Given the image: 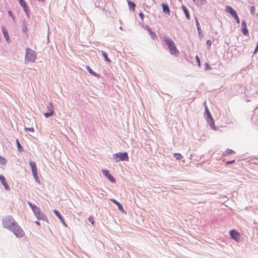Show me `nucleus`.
<instances>
[{
	"label": "nucleus",
	"mask_w": 258,
	"mask_h": 258,
	"mask_svg": "<svg viewBox=\"0 0 258 258\" xmlns=\"http://www.w3.org/2000/svg\"><path fill=\"white\" fill-rule=\"evenodd\" d=\"M162 7L163 9V12L165 14H167L168 15H170V11L168 4L166 3H163L162 4Z\"/></svg>",
	"instance_id": "obj_13"
},
{
	"label": "nucleus",
	"mask_w": 258,
	"mask_h": 258,
	"mask_svg": "<svg viewBox=\"0 0 258 258\" xmlns=\"http://www.w3.org/2000/svg\"><path fill=\"white\" fill-rule=\"evenodd\" d=\"M205 71H209V70H211V68L210 67V66L209 65V64L208 63H205Z\"/></svg>",
	"instance_id": "obj_36"
},
{
	"label": "nucleus",
	"mask_w": 258,
	"mask_h": 258,
	"mask_svg": "<svg viewBox=\"0 0 258 258\" xmlns=\"http://www.w3.org/2000/svg\"><path fill=\"white\" fill-rule=\"evenodd\" d=\"M128 5L131 10H135L136 7V4L134 2L128 1Z\"/></svg>",
	"instance_id": "obj_27"
},
{
	"label": "nucleus",
	"mask_w": 258,
	"mask_h": 258,
	"mask_svg": "<svg viewBox=\"0 0 258 258\" xmlns=\"http://www.w3.org/2000/svg\"><path fill=\"white\" fill-rule=\"evenodd\" d=\"M47 109L48 112H50V110L54 111L53 107L51 103H50L49 105L47 106Z\"/></svg>",
	"instance_id": "obj_33"
},
{
	"label": "nucleus",
	"mask_w": 258,
	"mask_h": 258,
	"mask_svg": "<svg viewBox=\"0 0 258 258\" xmlns=\"http://www.w3.org/2000/svg\"><path fill=\"white\" fill-rule=\"evenodd\" d=\"M196 5L198 6H201L204 5L207 1L206 0H193Z\"/></svg>",
	"instance_id": "obj_22"
},
{
	"label": "nucleus",
	"mask_w": 258,
	"mask_h": 258,
	"mask_svg": "<svg viewBox=\"0 0 258 258\" xmlns=\"http://www.w3.org/2000/svg\"><path fill=\"white\" fill-rule=\"evenodd\" d=\"M22 31L23 33H24L27 35L28 34H27V31H28L27 22L25 19H24L22 22Z\"/></svg>",
	"instance_id": "obj_14"
},
{
	"label": "nucleus",
	"mask_w": 258,
	"mask_h": 258,
	"mask_svg": "<svg viewBox=\"0 0 258 258\" xmlns=\"http://www.w3.org/2000/svg\"><path fill=\"white\" fill-rule=\"evenodd\" d=\"M225 11L227 13H229L232 17H234L235 15L237 14L236 11L230 6H227L225 7Z\"/></svg>",
	"instance_id": "obj_11"
},
{
	"label": "nucleus",
	"mask_w": 258,
	"mask_h": 258,
	"mask_svg": "<svg viewBox=\"0 0 258 258\" xmlns=\"http://www.w3.org/2000/svg\"><path fill=\"white\" fill-rule=\"evenodd\" d=\"M102 173L104 176H105L111 182L114 183L115 182V179L114 177L112 176L109 171L107 169H102L101 170Z\"/></svg>",
	"instance_id": "obj_5"
},
{
	"label": "nucleus",
	"mask_w": 258,
	"mask_h": 258,
	"mask_svg": "<svg viewBox=\"0 0 258 258\" xmlns=\"http://www.w3.org/2000/svg\"><path fill=\"white\" fill-rule=\"evenodd\" d=\"M234 162H235V160H233L228 161L226 162L225 164H226V165H228L231 164Z\"/></svg>",
	"instance_id": "obj_42"
},
{
	"label": "nucleus",
	"mask_w": 258,
	"mask_h": 258,
	"mask_svg": "<svg viewBox=\"0 0 258 258\" xmlns=\"http://www.w3.org/2000/svg\"><path fill=\"white\" fill-rule=\"evenodd\" d=\"M181 8L182 9L183 11L185 14L186 18L188 19H190V15L189 14L188 10L187 8L184 5H182Z\"/></svg>",
	"instance_id": "obj_21"
},
{
	"label": "nucleus",
	"mask_w": 258,
	"mask_h": 258,
	"mask_svg": "<svg viewBox=\"0 0 258 258\" xmlns=\"http://www.w3.org/2000/svg\"><path fill=\"white\" fill-rule=\"evenodd\" d=\"M32 210L35 216H37L39 214V212L41 211L40 209L37 207H36Z\"/></svg>",
	"instance_id": "obj_28"
},
{
	"label": "nucleus",
	"mask_w": 258,
	"mask_h": 258,
	"mask_svg": "<svg viewBox=\"0 0 258 258\" xmlns=\"http://www.w3.org/2000/svg\"><path fill=\"white\" fill-rule=\"evenodd\" d=\"M19 4H20V6L23 8L24 12H25V13L26 14L27 16L29 17V15L30 10H29V7L27 6L26 2L25 1H21V2H20Z\"/></svg>",
	"instance_id": "obj_9"
},
{
	"label": "nucleus",
	"mask_w": 258,
	"mask_h": 258,
	"mask_svg": "<svg viewBox=\"0 0 258 258\" xmlns=\"http://www.w3.org/2000/svg\"><path fill=\"white\" fill-rule=\"evenodd\" d=\"M230 234L232 239L236 241H239L240 240V235L239 233L235 230H232L230 232Z\"/></svg>",
	"instance_id": "obj_6"
},
{
	"label": "nucleus",
	"mask_w": 258,
	"mask_h": 258,
	"mask_svg": "<svg viewBox=\"0 0 258 258\" xmlns=\"http://www.w3.org/2000/svg\"><path fill=\"white\" fill-rule=\"evenodd\" d=\"M25 130L31 132H34V129L33 127H25Z\"/></svg>",
	"instance_id": "obj_39"
},
{
	"label": "nucleus",
	"mask_w": 258,
	"mask_h": 258,
	"mask_svg": "<svg viewBox=\"0 0 258 258\" xmlns=\"http://www.w3.org/2000/svg\"><path fill=\"white\" fill-rule=\"evenodd\" d=\"M3 225L4 228L13 232L17 237L21 238L24 235V231L12 216H7L4 218Z\"/></svg>",
	"instance_id": "obj_1"
},
{
	"label": "nucleus",
	"mask_w": 258,
	"mask_h": 258,
	"mask_svg": "<svg viewBox=\"0 0 258 258\" xmlns=\"http://www.w3.org/2000/svg\"><path fill=\"white\" fill-rule=\"evenodd\" d=\"M196 24L197 28V30H198V34H199V36L203 37V35L202 34V31L199 22L198 20L197 17H196Z\"/></svg>",
	"instance_id": "obj_17"
},
{
	"label": "nucleus",
	"mask_w": 258,
	"mask_h": 258,
	"mask_svg": "<svg viewBox=\"0 0 258 258\" xmlns=\"http://www.w3.org/2000/svg\"><path fill=\"white\" fill-rule=\"evenodd\" d=\"M119 29H120V30H122V26H120V27H119Z\"/></svg>",
	"instance_id": "obj_49"
},
{
	"label": "nucleus",
	"mask_w": 258,
	"mask_h": 258,
	"mask_svg": "<svg viewBox=\"0 0 258 258\" xmlns=\"http://www.w3.org/2000/svg\"><path fill=\"white\" fill-rule=\"evenodd\" d=\"M208 122L210 124V127L211 128L214 130L216 129L215 126L214 125V122L213 119H212V120H210V121Z\"/></svg>",
	"instance_id": "obj_31"
},
{
	"label": "nucleus",
	"mask_w": 258,
	"mask_h": 258,
	"mask_svg": "<svg viewBox=\"0 0 258 258\" xmlns=\"http://www.w3.org/2000/svg\"><path fill=\"white\" fill-rule=\"evenodd\" d=\"M54 112V111H52L51 110H50V112H47L44 113V115L46 118H48L50 116H51L53 114Z\"/></svg>",
	"instance_id": "obj_30"
},
{
	"label": "nucleus",
	"mask_w": 258,
	"mask_h": 258,
	"mask_svg": "<svg viewBox=\"0 0 258 258\" xmlns=\"http://www.w3.org/2000/svg\"><path fill=\"white\" fill-rule=\"evenodd\" d=\"M36 217L37 218L38 220H47V217L46 215L41 211L39 212V214L37 216H36Z\"/></svg>",
	"instance_id": "obj_19"
},
{
	"label": "nucleus",
	"mask_w": 258,
	"mask_h": 258,
	"mask_svg": "<svg viewBox=\"0 0 258 258\" xmlns=\"http://www.w3.org/2000/svg\"><path fill=\"white\" fill-rule=\"evenodd\" d=\"M36 58L35 52L32 49L26 48L25 61L34 62Z\"/></svg>",
	"instance_id": "obj_3"
},
{
	"label": "nucleus",
	"mask_w": 258,
	"mask_h": 258,
	"mask_svg": "<svg viewBox=\"0 0 258 258\" xmlns=\"http://www.w3.org/2000/svg\"><path fill=\"white\" fill-rule=\"evenodd\" d=\"M29 165L31 168V170H32V173L37 171V168L36 167V165L34 161H30L29 162Z\"/></svg>",
	"instance_id": "obj_20"
},
{
	"label": "nucleus",
	"mask_w": 258,
	"mask_h": 258,
	"mask_svg": "<svg viewBox=\"0 0 258 258\" xmlns=\"http://www.w3.org/2000/svg\"><path fill=\"white\" fill-rule=\"evenodd\" d=\"M196 58L197 62L198 63L199 66H200V59L198 55L196 56Z\"/></svg>",
	"instance_id": "obj_43"
},
{
	"label": "nucleus",
	"mask_w": 258,
	"mask_h": 258,
	"mask_svg": "<svg viewBox=\"0 0 258 258\" xmlns=\"http://www.w3.org/2000/svg\"><path fill=\"white\" fill-rule=\"evenodd\" d=\"M35 223L36 224H37L38 225H40V222H38V221H35Z\"/></svg>",
	"instance_id": "obj_47"
},
{
	"label": "nucleus",
	"mask_w": 258,
	"mask_h": 258,
	"mask_svg": "<svg viewBox=\"0 0 258 258\" xmlns=\"http://www.w3.org/2000/svg\"><path fill=\"white\" fill-rule=\"evenodd\" d=\"M0 181L2 183V184L4 186L6 190H8V191L10 190L11 189H10L9 185H8L7 181L6 180L5 177L2 174H0Z\"/></svg>",
	"instance_id": "obj_7"
},
{
	"label": "nucleus",
	"mask_w": 258,
	"mask_h": 258,
	"mask_svg": "<svg viewBox=\"0 0 258 258\" xmlns=\"http://www.w3.org/2000/svg\"><path fill=\"white\" fill-rule=\"evenodd\" d=\"M2 30L3 31L5 38L7 40H8L9 38V34L5 26H3L2 27Z\"/></svg>",
	"instance_id": "obj_23"
},
{
	"label": "nucleus",
	"mask_w": 258,
	"mask_h": 258,
	"mask_svg": "<svg viewBox=\"0 0 258 258\" xmlns=\"http://www.w3.org/2000/svg\"><path fill=\"white\" fill-rule=\"evenodd\" d=\"M53 213L55 214V215L58 217V218L60 220L62 224L65 226L67 227V225L66 223L65 222V221L63 218V217L61 215V214L59 213V211L57 210H53Z\"/></svg>",
	"instance_id": "obj_10"
},
{
	"label": "nucleus",
	"mask_w": 258,
	"mask_h": 258,
	"mask_svg": "<svg viewBox=\"0 0 258 258\" xmlns=\"http://www.w3.org/2000/svg\"><path fill=\"white\" fill-rule=\"evenodd\" d=\"M113 159L115 162H118L119 161H128L129 160L127 153L126 152L121 153L118 152L113 155Z\"/></svg>",
	"instance_id": "obj_4"
},
{
	"label": "nucleus",
	"mask_w": 258,
	"mask_h": 258,
	"mask_svg": "<svg viewBox=\"0 0 258 258\" xmlns=\"http://www.w3.org/2000/svg\"><path fill=\"white\" fill-rule=\"evenodd\" d=\"M34 179H35V180L36 182L38 183H40V179H39V177H36V178H34Z\"/></svg>",
	"instance_id": "obj_46"
},
{
	"label": "nucleus",
	"mask_w": 258,
	"mask_h": 258,
	"mask_svg": "<svg viewBox=\"0 0 258 258\" xmlns=\"http://www.w3.org/2000/svg\"><path fill=\"white\" fill-rule=\"evenodd\" d=\"M110 201H112L114 204H115L117 206V207L119 211H122V212L124 211L122 206L119 202H118L116 200L113 199H111Z\"/></svg>",
	"instance_id": "obj_16"
},
{
	"label": "nucleus",
	"mask_w": 258,
	"mask_h": 258,
	"mask_svg": "<svg viewBox=\"0 0 258 258\" xmlns=\"http://www.w3.org/2000/svg\"><path fill=\"white\" fill-rule=\"evenodd\" d=\"M16 144L18 151L20 152H22L23 151V148L17 139L16 140Z\"/></svg>",
	"instance_id": "obj_26"
},
{
	"label": "nucleus",
	"mask_w": 258,
	"mask_h": 258,
	"mask_svg": "<svg viewBox=\"0 0 258 258\" xmlns=\"http://www.w3.org/2000/svg\"><path fill=\"white\" fill-rule=\"evenodd\" d=\"M139 17L141 18V19L143 21L144 18V15L142 12H140Z\"/></svg>",
	"instance_id": "obj_41"
},
{
	"label": "nucleus",
	"mask_w": 258,
	"mask_h": 258,
	"mask_svg": "<svg viewBox=\"0 0 258 258\" xmlns=\"http://www.w3.org/2000/svg\"><path fill=\"white\" fill-rule=\"evenodd\" d=\"M233 18L234 19V20L236 21V22L237 23L239 24L240 23V20L239 19V17L237 16V14L235 15V16H234V17H233Z\"/></svg>",
	"instance_id": "obj_35"
},
{
	"label": "nucleus",
	"mask_w": 258,
	"mask_h": 258,
	"mask_svg": "<svg viewBox=\"0 0 258 258\" xmlns=\"http://www.w3.org/2000/svg\"><path fill=\"white\" fill-rule=\"evenodd\" d=\"M24 0H19V2H21V1H24Z\"/></svg>",
	"instance_id": "obj_50"
},
{
	"label": "nucleus",
	"mask_w": 258,
	"mask_h": 258,
	"mask_svg": "<svg viewBox=\"0 0 258 258\" xmlns=\"http://www.w3.org/2000/svg\"><path fill=\"white\" fill-rule=\"evenodd\" d=\"M28 204L29 205V206L31 207V209L32 210L33 209H34V208H35L36 207H37L36 206H35V205H33L32 203H31V202H28Z\"/></svg>",
	"instance_id": "obj_38"
},
{
	"label": "nucleus",
	"mask_w": 258,
	"mask_h": 258,
	"mask_svg": "<svg viewBox=\"0 0 258 258\" xmlns=\"http://www.w3.org/2000/svg\"><path fill=\"white\" fill-rule=\"evenodd\" d=\"M86 69L87 71L92 76L96 77L97 78L100 77V75L98 73L94 72L89 66H86Z\"/></svg>",
	"instance_id": "obj_18"
},
{
	"label": "nucleus",
	"mask_w": 258,
	"mask_h": 258,
	"mask_svg": "<svg viewBox=\"0 0 258 258\" xmlns=\"http://www.w3.org/2000/svg\"><path fill=\"white\" fill-rule=\"evenodd\" d=\"M206 43H207V45H208L209 46H210L212 44V41H211V40L209 39L207 41Z\"/></svg>",
	"instance_id": "obj_45"
},
{
	"label": "nucleus",
	"mask_w": 258,
	"mask_h": 258,
	"mask_svg": "<svg viewBox=\"0 0 258 258\" xmlns=\"http://www.w3.org/2000/svg\"><path fill=\"white\" fill-rule=\"evenodd\" d=\"M101 54H102V55L104 58L105 60H106V61H108L109 62H111L110 59L108 57L107 54V53L106 52H105L104 51L102 50L101 51Z\"/></svg>",
	"instance_id": "obj_24"
},
{
	"label": "nucleus",
	"mask_w": 258,
	"mask_h": 258,
	"mask_svg": "<svg viewBox=\"0 0 258 258\" xmlns=\"http://www.w3.org/2000/svg\"><path fill=\"white\" fill-rule=\"evenodd\" d=\"M164 41L166 45H167L171 54H174L176 56L179 54V51L177 49L173 41L172 40L171 38L164 37Z\"/></svg>",
	"instance_id": "obj_2"
},
{
	"label": "nucleus",
	"mask_w": 258,
	"mask_h": 258,
	"mask_svg": "<svg viewBox=\"0 0 258 258\" xmlns=\"http://www.w3.org/2000/svg\"><path fill=\"white\" fill-rule=\"evenodd\" d=\"M95 1V0H93ZM109 0H98L97 2H95V5L96 7L103 8L105 4L109 2Z\"/></svg>",
	"instance_id": "obj_12"
},
{
	"label": "nucleus",
	"mask_w": 258,
	"mask_h": 258,
	"mask_svg": "<svg viewBox=\"0 0 258 258\" xmlns=\"http://www.w3.org/2000/svg\"><path fill=\"white\" fill-rule=\"evenodd\" d=\"M39 2H44L45 0H38Z\"/></svg>",
	"instance_id": "obj_48"
},
{
	"label": "nucleus",
	"mask_w": 258,
	"mask_h": 258,
	"mask_svg": "<svg viewBox=\"0 0 258 258\" xmlns=\"http://www.w3.org/2000/svg\"><path fill=\"white\" fill-rule=\"evenodd\" d=\"M88 221L92 224L93 225L94 224V221L93 219V218L92 217V216H90L88 218Z\"/></svg>",
	"instance_id": "obj_40"
},
{
	"label": "nucleus",
	"mask_w": 258,
	"mask_h": 258,
	"mask_svg": "<svg viewBox=\"0 0 258 258\" xmlns=\"http://www.w3.org/2000/svg\"><path fill=\"white\" fill-rule=\"evenodd\" d=\"M205 113L207 115L206 120L207 122H209L210 120H212V119H213L212 116V115L207 106H205Z\"/></svg>",
	"instance_id": "obj_15"
},
{
	"label": "nucleus",
	"mask_w": 258,
	"mask_h": 258,
	"mask_svg": "<svg viewBox=\"0 0 258 258\" xmlns=\"http://www.w3.org/2000/svg\"><path fill=\"white\" fill-rule=\"evenodd\" d=\"M225 152L227 155H230L235 153V152L234 151H233L232 150L230 149H227L226 150Z\"/></svg>",
	"instance_id": "obj_32"
},
{
	"label": "nucleus",
	"mask_w": 258,
	"mask_h": 258,
	"mask_svg": "<svg viewBox=\"0 0 258 258\" xmlns=\"http://www.w3.org/2000/svg\"><path fill=\"white\" fill-rule=\"evenodd\" d=\"M147 30L149 32L150 34V36L152 39H154L155 37H156L155 33L153 32L151 29L148 27V26H146Z\"/></svg>",
	"instance_id": "obj_25"
},
{
	"label": "nucleus",
	"mask_w": 258,
	"mask_h": 258,
	"mask_svg": "<svg viewBox=\"0 0 258 258\" xmlns=\"http://www.w3.org/2000/svg\"><path fill=\"white\" fill-rule=\"evenodd\" d=\"M8 15H9V16L12 17V18L13 19V20H15V17H14V15L13 14V13L11 11H8Z\"/></svg>",
	"instance_id": "obj_37"
},
{
	"label": "nucleus",
	"mask_w": 258,
	"mask_h": 258,
	"mask_svg": "<svg viewBox=\"0 0 258 258\" xmlns=\"http://www.w3.org/2000/svg\"><path fill=\"white\" fill-rule=\"evenodd\" d=\"M173 155L174 157L177 160H181L183 158V156L180 153H174Z\"/></svg>",
	"instance_id": "obj_29"
},
{
	"label": "nucleus",
	"mask_w": 258,
	"mask_h": 258,
	"mask_svg": "<svg viewBox=\"0 0 258 258\" xmlns=\"http://www.w3.org/2000/svg\"><path fill=\"white\" fill-rule=\"evenodd\" d=\"M32 174H33V177H34V178L38 177L37 171V172H33Z\"/></svg>",
	"instance_id": "obj_44"
},
{
	"label": "nucleus",
	"mask_w": 258,
	"mask_h": 258,
	"mask_svg": "<svg viewBox=\"0 0 258 258\" xmlns=\"http://www.w3.org/2000/svg\"><path fill=\"white\" fill-rule=\"evenodd\" d=\"M241 31L243 34L246 36L249 35L248 31L247 29V25L245 21L243 20L241 22Z\"/></svg>",
	"instance_id": "obj_8"
},
{
	"label": "nucleus",
	"mask_w": 258,
	"mask_h": 258,
	"mask_svg": "<svg viewBox=\"0 0 258 258\" xmlns=\"http://www.w3.org/2000/svg\"><path fill=\"white\" fill-rule=\"evenodd\" d=\"M255 10V7L254 6H251L250 7V12L251 15H254V13H255V12H254Z\"/></svg>",
	"instance_id": "obj_34"
}]
</instances>
